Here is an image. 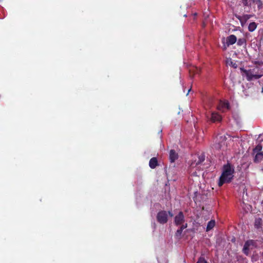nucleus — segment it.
<instances>
[{
  "mask_svg": "<svg viewBox=\"0 0 263 263\" xmlns=\"http://www.w3.org/2000/svg\"><path fill=\"white\" fill-rule=\"evenodd\" d=\"M240 70L243 72L242 75L245 76L248 81L258 79L263 76V62H255L251 68L246 70L241 68Z\"/></svg>",
  "mask_w": 263,
  "mask_h": 263,
  "instance_id": "nucleus-1",
  "label": "nucleus"
},
{
  "mask_svg": "<svg viewBox=\"0 0 263 263\" xmlns=\"http://www.w3.org/2000/svg\"><path fill=\"white\" fill-rule=\"evenodd\" d=\"M234 167L228 163L223 166L222 172L219 178L218 185L222 186L224 183L230 182L233 178Z\"/></svg>",
  "mask_w": 263,
  "mask_h": 263,
  "instance_id": "nucleus-2",
  "label": "nucleus"
},
{
  "mask_svg": "<svg viewBox=\"0 0 263 263\" xmlns=\"http://www.w3.org/2000/svg\"><path fill=\"white\" fill-rule=\"evenodd\" d=\"M168 215L171 217L173 216V214L171 211L167 212L165 211H161L159 212L157 215L158 222L161 224L166 223L168 220Z\"/></svg>",
  "mask_w": 263,
  "mask_h": 263,
  "instance_id": "nucleus-3",
  "label": "nucleus"
},
{
  "mask_svg": "<svg viewBox=\"0 0 263 263\" xmlns=\"http://www.w3.org/2000/svg\"><path fill=\"white\" fill-rule=\"evenodd\" d=\"M256 246V242L254 240H249L247 241L243 248V253L248 255L249 253L250 249H252Z\"/></svg>",
  "mask_w": 263,
  "mask_h": 263,
  "instance_id": "nucleus-4",
  "label": "nucleus"
},
{
  "mask_svg": "<svg viewBox=\"0 0 263 263\" xmlns=\"http://www.w3.org/2000/svg\"><path fill=\"white\" fill-rule=\"evenodd\" d=\"M184 216L182 212H180L174 218L175 224L177 226L184 224Z\"/></svg>",
  "mask_w": 263,
  "mask_h": 263,
  "instance_id": "nucleus-5",
  "label": "nucleus"
},
{
  "mask_svg": "<svg viewBox=\"0 0 263 263\" xmlns=\"http://www.w3.org/2000/svg\"><path fill=\"white\" fill-rule=\"evenodd\" d=\"M229 108V104L227 101H220L217 106V109L222 112L226 111Z\"/></svg>",
  "mask_w": 263,
  "mask_h": 263,
  "instance_id": "nucleus-6",
  "label": "nucleus"
},
{
  "mask_svg": "<svg viewBox=\"0 0 263 263\" xmlns=\"http://www.w3.org/2000/svg\"><path fill=\"white\" fill-rule=\"evenodd\" d=\"M237 41V37L235 35L232 34L228 36L226 39L227 46L233 45Z\"/></svg>",
  "mask_w": 263,
  "mask_h": 263,
  "instance_id": "nucleus-7",
  "label": "nucleus"
},
{
  "mask_svg": "<svg viewBox=\"0 0 263 263\" xmlns=\"http://www.w3.org/2000/svg\"><path fill=\"white\" fill-rule=\"evenodd\" d=\"M210 119L212 122H219L221 120L222 117L217 112H212L211 114Z\"/></svg>",
  "mask_w": 263,
  "mask_h": 263,
  "instance_id": "nucleus-8",
  "label": "nucleus"
},
{
  "mask_svg": "<svg viewBox=\"0 0 263 263\" xmlns=\"http://www.w3.org/2000/svg\"><path fill=\"white\" fill-rule=\"evenodd\" d=\"M187 227V224L186 223L182 224L181 227L177 230L175 234V237L177 239H180L181 238V236L183 230L186 228Z\"/></svg>",
  "mask_w": 263,
  "mask_h": 263,
  "instance_id": "nucleus-9",
  "label": "nucleus"
},
{
  "mask_svg": "<svg viewBox=\"0 0 263 263\" xmlns=\"http://www.w3.org/2000/svg\"><path fill=\"white\" fill-rule=\"evenodd\" d=\"M205 159V156L204 155H201L198 157V161L195 160L194 162H192L191 164V167H194L196 165L200 164L201 163L204 161Z\"/></svg>",
  "mask_w": 263,
  "mask_h": 263,
  "instance_id": "nucleus-10",
  "label": "nucleus"
},
{
  "mask_svg": "<svg viewBox=\"0 0 263 263\" xmlns=\"http://www.w3.org/2000/svg\"><path fill=\"white\" fill-rule=\"evenodd\" d=\"M178 158V154L174 150L171 149L170 152V160L171 162H174Z\"/></svg>",
  "mask_w": 263,
  "mask_h": 263,
  "instance_id": "nucleus-11",
  "label": "nucleus"
},
{
  "mask_svg": "<svg viewBox=\"0 0 263 263\" xmlns=\"http://www.w3.org/2000/svg\"><path fill=\"white\" fill-rule=\"evenodd\" d=\"M158 165V161L156 157L151 158L149 162V166L151 168H155Z\"/></svg>",
  "mask_w": 263,
  "mask_h": 263,
  "instance_id": "nucleus-12",
  "label": "nucleus"
},
{
  "mask_svg": "<svg viewBox=\"0 0 263 263\" xmlns=\"http://www.w3.org/2000/svg\"><path fill=\"white\" fill-rule=\"evenodd\" d=\"M241 2L245 7H248L249 9L253 6V0H241Z\"/></svg>",
  "mask_w": 263,
  "mask_h": 263,
  "instance_id": "nucleus-13",
  "label": "nucleus"
},
{
  "mask_svg": "<svg viewBox=\"0 0 263 263\" xmlns=\"http://www.w3.org/2000/svg\"><path fill=\"white\" fill-rule=\"evenodd\" d=\"M262 5L261 0H253V6H251V8H255V6H257L258 9H261L262 8Z\"/></svg>",
  "mask_w": 263,
  "mask_h": 263,
  "instance_id": "nucleus-14",
  "label": "nucleus"
},
{
  "mask_svg": "<svg viewBox=\"0 0 263 263\" xmlns=\"http://www.w3.org/2000/svg\"><path fill=\"white\" fill-rule=\"evenodd\" d=\"M263 159V152H259L256 153L255 158L254 161L255 162H259Z\"/></svg>",
  "mask_w": 263,
  "mask_h": 263,
  "instance_id": "nucleus-15",
  "label": "nucleus"
},
{
  "mask_svg": "<svg viewBox=\"0 0 263 263\" xmlns=\"http://www.w3.org/2000/svg\"><path fill=\"white\" fill-rule=\"evenodd\" d=\"M215 225V220H210L207 224L206 228V231L208 232V231H210L211 230H212L214 227Z\"/></svg>",
  "mask_w": 263,
  "mask_h": 263,
  "instance_id": "nucleus-16",
  "label": "nucleus"
},
{
  "mask_svg": "<svg viewBox=\"0 0 263 263\" xmlns=\"http://www.w3.org/2000/svg\"><path fill=\"white\" fill-rule=\"evenodd\" d=\"M200 70L199 68L197 67H192L189 69V72L190 73L191 77L192 76V73L193 74H196L200 72Z\"/></svg>",
  "mask_w": 263,
  "mask_h": 263,
  "instance_id": "nucleus-17",
  "label": "nucleus"
},
{
  "mask_svg": "<svg viewBox=\"0 0 263 263\" xmlns=\"http://www.w3.org/2000/svg\"><path fill=\"white\" fill-rule=\"evenodd\" d=\"M257 24L255 22H252L249 24L248 30L250 32L254 31L257 28Z\"/></svg>",
  "mask_w": 263,
  "mask_h": 263,
  "instance_id": "nucleus-18",
  "label": "nucleus"
},
{
  "mask_svg": "<svg viewBox=\"0 0 263 263\" xmlns=\"http://www.w3.org/2000/svg\"><path fill=\"white\" fill-rule=\"evenodd\" d=\"M262 225V219L260 218H256L255 220L254 226L256 228L259 229Z\"/></svg>",
  "mask_w": 263,
  "mask_h": 263,
  "instance_id": "nucleus-19",
  "label": "nucleus"
},
{
  "mask_svg": "<svg viewBox=\"0 0 263 263\" xmlns=\"http://www.w3.org/2000/svg\"><path fill=\"white\" fill-rule=\"evenodd\" d=\"M238 17H240L241 18V20H242V21L243 22H247L249 19H250L252 15H250V14H245V15H243L242 16H237Z\"/></svg>",
  "mask_w": 263,
  "mask_h": 263,
  "instance_id": "nucleus-20",
  "label": "nucleus"
},
{
  "mask_svg": "<svg viewBox=\"0 0 263 263\" xmlns=\"http://www.w3.org/2000/svg\"><path fill=\"white\" fill-rule=\"evenodd\" d=\"M237 41V44L239 46H241L244 44H246V40L245 38H240Z\"/></svg>",
  "mask_w": 263,
  "mask_h": 263,
  "instance_id": "nucleus-21",
  "label": "nucleus"
},
{
  "mask_svg": "<svg viewBox=\"0 0 263 263\" xmlns=\"http://www.w3.org/2000/svg\"><path fill=\"white\" fill-rule=\"evenodd\" d=\"M262 149V146L260 144H258L256 147L254 149V153H259V152H261L260 151Z\"/></svg>",
  "mask_w": 263,
  "mask_h": 263,
  "instance_id": "nucleus-22",
  "label": "nucleus"
},
{
  "mask_svg": "<svg viewBox=\"0 0 263 263\" xmlns=\"http://www.w3.org/2000/svg\"><path fill=\"white\" fill-rule=\"evenodd\" d=\"M197 263H208L207 261L203 257H200Z\"/></svg>",
  "mask_w": 263,
  "mask_h": 263,
  "instance_id": "nucleus-23",
  "label": "nucleus"
},
{
  "mask_svg": "<svg viewBox=\"0 0 263 263\" xmlns=\"http://www.w3.org/2000/svg\"><path fill=\"white\" fill-rule=\"evenodd\" d=\"M236 17H237V18L239 20V21H240V24H241V25L242 26H244V25L246 24V23L247 22H243V21H242V20H241V18L240 17H238V16H236Z\"/></svg>",
  "mask_w": 263,
  "mask_h": 263,
  "instance_id": "nucleus-24",
  "label": "nucleus"
},
{
  "mask_svg": "<svg viewBox=\"0 0 263 263\" xmlns=\"http://www.w3.org/2000/svg\"><path fill=\"white\" fill-rule=\"evenodd\" d=\"M258 138L260 139V141H263V134L259 135Z\"/></svg>",
  "mask_w": 263,
  "mask_h": 263,
  "instance_id": "nucleus-25",
  "label": "nucleus"
},
{
  "mask_svg": "<svg viewBox=\"0 0 263 263\" xmlns=\"http://www.w3.org/2000/svg\"><path fill=\"white\" fill-rule=\"evenodd\" d=\"M191 88H190V89L188 90V91H187V93H186V96H187V95H189V92H190V91H191Z\"/></svg>",
  "mask_w": 263,
  "mask_h": 263,
  "instance_id": "nucleus-26",
  "label": "nucleus"
},
{
  "mask_svg": "<svg viewBox=\"0 0 263 263\" xmlns=\"http://www.w3.org/2000/svg\"><path fill=\"white\" fill-rule=\"evenodd\" d=\"M233 66L235 68H236L237 66L235 64H234V65H233Z\"/></svg>",
  "mask_w": 263,
  "mask_h": 263,
  "instance_id": "nucleus-27",
  "label": "nucleus"
},
{
  "mask_svg": "<svg viewBox=\"0 0 263 263\" xmlns=\"http://www.w3.org/2000/svg\"><path fill=\"white\" fill-rule=\"evenodd\" d=\"M261 92H263V87L261 89Z\"/></svg>",
  "mask_w": 263,
  "mask_h": 263,
  "instance_id": "nucleus-28",
  "label": "nucleus"
}]
</instances>
